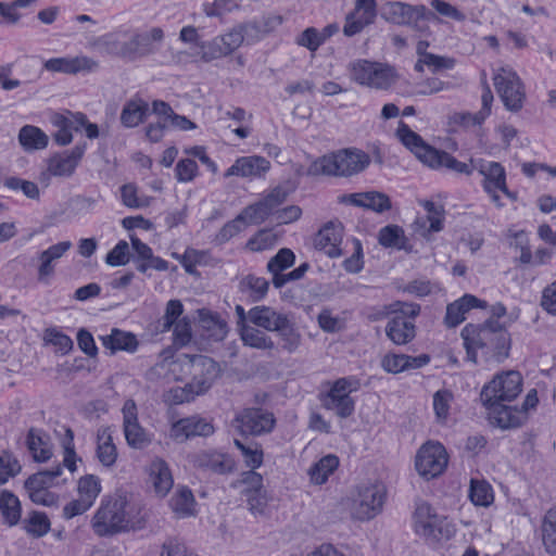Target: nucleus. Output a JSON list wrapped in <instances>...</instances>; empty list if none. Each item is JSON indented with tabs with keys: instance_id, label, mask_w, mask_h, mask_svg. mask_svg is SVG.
<instances>
[{
	"instance_id": "nucleus-37",
	"label": "nucleus",
	"mask_w": 556,
	"mask_h": 556,
	"mask_svg": "<svg viewBox=\"0 0 556 556\" xmlns=\"http://www.w3.org/2000/svg\"><path fill=\"white\" fill-rule=\"evenodd\" d=\"M62 475V466L56 465L49 470H41L29 476L24 486L26 491H48L49 488L54 485V480Z\"/></svg>"
},
{
	"instance_id": "nucleus-64",
	"label": "nucleus",
	"mask_w": 556,
	"mask_h": 556,
	"mask_svg": "<svg viewBox=\"0 0 556 556\" xmlns=\"http://www.w3.org/2000/svg\"><path fill=\"white\" fill-rule=\"evenodd\" d=\"M161 556H197L182 542L168 539L162 545Z\"/></svg>"
},
{
	"instance_id": "nucleus-7",
	"label": "nucleus",
	"mask_w": 556,
	"mask_h": 556,
	"mask_svg": "<svg viewBox=\"0 0 556 556\" xmlns=\"http://www.w3.org/2000/svg\"><path fill=\"white\" fill-rule=\"evenodd\" d=\"M494 87L509 111H519L526 99L525 86L510 67H500L493 76Z\"/></svg>"
},
{
	"instance_id": "nucleus-53",
	"label": "nucleus",
	"mask_w": 556,
	"mask_h": 556,
	"mask_svg": "<svg viewBox=\"0 0 556 556\" xmlns=\"http://www.w3.org/2000/svg\"><path fill=\"white\" fill-rule=\"evenodd\" d=\"M184 313L182 303L179 300H169L165 307L163 317L159 320L161 330L163 332L168 331L172 327L179 321L178 318Z\"/></svg>"
},
{
	"instance_id": "nucleus-28",
	"label": "nucleus",
	"mask_w": 556,
	"mask_h": 556,
	"mask_svg": "<svg viewBox=\"0 0 556 556\" xmlns=\"http://www.w3.org/2000/svg\"><path fill=\"white\" fill-rule=\"evenodd\" d=\"M350 204L370 210L375 213H383L391 210L392 203L390 198L379 191H366L350 194Z\"/></svg>"
},
{
	"instance_id": "nucleus-25",
	"label": "nucleus",
	"mask_w": 556,
	"mask_h": 556,
	"mask_svg": "<svg viewBox=\"0 0 556 556\" xmlns=\"http://www.w3.org/2000/svg\"><path fill=\"white\" fill-rule=\"evenodd\" d=\"M386 336L396 345H405L416 337L413 320L403 316H393L386 326Z\"/></svg>"
},
{
	"instance_id": "nucleus-16",
	"label": "nucleus",
	"mask_w": 556,
	"mask_h": 556,
	"mask_svg": "<svg viewBox=\"0 0 556 556\" xmlns=\"http://www.w3.org/2000/svg\"><path fill=\"white\" fill-rule=\"evenodd\" d=\"M344 226L340 222H328L314 237L315 249L325 252L330 257H338L342 254Z\"/></svg>"
},
{
	"instance_id": "nucleus-18",
	"label": "nucleus",
	"mask_w": 556,
	"mask_h": 556,
	"mask_svg": "<svg viewBox=\"0 0 556 556\" xmlns=\"http://www.w3.org/2000/svg\"><path fill=\"white\" fill-rule=\"evenodd\" d=\"M488 409V417L493 426L501 429H510L521 426L527 419L523 410L502 403L483 404Z\"/></svg>"
},
{
	"instance_id": "nucleus-47",
	"label": "nucleus",
	"mask_w": 556,
	"mask_h": 556,
	"mask_svg": "<svg viewBox=\"0 0 556 556\" xmlns=\"http://www.w3.org/2000/svg\"><path fill=\"white\" fill-rule=\"evenodd\" d=\"M241 290L250 291L253 301H261L267 294L269 282L263 277L245 276L240 282Z\"/></svg>"
},
{
	"instance_id": "nucleus-13",
	"label": "nucleus",
	"mask_w": 556,
	"mask_h": 556,
	"mask_svg": "<svg viewBox=\"0 0 556 556\" xmlns=\"http://www.w3.org/2000/svg\"><path fill=\"white\" fill-rule=\"evenodd\" d=\"M384 15L393 24L408 25L416 30H422L418 22L426 18L427 8L422 4L412 5L401 1H392L384 5Z\"/></svg>"
},
{
	"instance_id": "nucleus-3",
	"label": "nucleus",
	"mask_w": 556,
	"mask_h": 556,
	"mask_svg": "<svg viewBox=\"0 0 556 556\" xmlns=\"http://www.w3.org/2000/svg\"><path fill=\"white\" fill-rule=\"evenodd\" d=\"M387 498V488L377 480L357 483L352 497L351 514L354 519L368 521L378 516Z\"/></svg>"
},
{
	"instance_id": "nucleus-56",
	"label": "nucleus",
	"mask_w": 556,
	"mask_h": 556,
	"mask_svg": "<svg viewBox=\"0 0 556 556\" xmlns=\"http://www.w3.org/2000/svg\"><path fill=\"white\" fill-rule=\"evenodd\" d=\"M55 124L59 126V130L54 134V140L60 146H66L72 142V129L78 130V126L75 125L74 114L71 118L59 116L55 119Z\"/></svg>"
},
{
	"instance_id": "nucleus-40",
	"label": "nucleus",
	"mask_w": 556,
	"mask_h": 556,
	"mask_svg": "<svg viewBox=\"0 0 556 556\" xmlns=\"http://www.w3.org/2000/svg\"><path fill=\"white\" fill-rule=\"evenodd\" d=\"M542 541L548 554L556 555V507L549 508L542 520Z\"/></svg>"
},
{
	"instance_id": "nucleus-12",
	"label": "nucleus",
	"mask_w": 556,
	"mask_h": 556,
	"mask_svg": "<svg viewBox=\"0 0 556 556\" xmlns=\"http://www.w3.org/2000/svg\"><path fill=\"white\" fill-rule=\"evenodd\" d=\"M123 428L127 444L142 450L151 442V438L138 421L137 405L134 400H127L123 406Z\"/></svg>"
},
{
	"instance_id": "nucleus-60",
	"label": "nucleus",
	"mask_w": 556,
	"mask_h": 556,
	"mask_svg": "<svg viewBox=\"0 0 556 556\" xmlns=\"http://www.w3.org/2000/svg\"><path fill=\"white\" fill-rule=\"evenodd\" d=\"M198 164L192 159H182L178 161L175 167V175L179 182H189L198 176Z\"/></svg>"
},
{
	"instance_id": "nucleus-9",
	"label": "nucleus",
	"mask_w": 556,
	"mask_h": 556,
	"mask_svg": "<svg viewBox=\"0 0 556 556\" xmlns=\"http://www.w3.org/2000/svg\"><path fill=\"white\" fill-rule=\"evenodd\" d=\"M353 77L361 85L388 89L396 81L397 74L394 67L388 64L359 61L353 65Z\"/></svg>"
},
{
	"instance_id": "nucleus-48",
	"label": "nucleus",
	"mask_w": 556,
	"mask_h": 556,
	"mask_svg": "<svg viewBox=\"0 0 556 556\" xmlns=\"http://www.w3.org/2000/svg\"><path fill=\"white\" fill-rule=\"evenodd\" d=\"M198 46L201 49L200 56L204 62H211L229 55L225 42H222L218 36L210 41H202Z\"/></svg>"
},
{
	"instance_id": "nucleus-8",
	"label": "nucleus",
	"mask_w": 556,
	"mask_h": 556,
	"mask_svg": "<svg viewBox=\"0 0 556 556\" xmlns=\"http://www.w3.org/2000/svg\"><path fill=\"white\" fill-rule=\"evenodd\" d=\"M447 462L444 446L439 442L428 441L416 453L415 468L420 477L430 480L443 473Z\"/></svg>"
},
{
	"instance_id": "nucleus-41",
	"label": "nucleus",
	"mask_w": 556,
	"mask_h": 556,
	"mask_svg": "<svg viewBox=\"0 0 556 556\" xmlns=\"http://www.w3.org/2000/svg\"><path fill=\"white\" fill-rule=\"evenodd\" d=\"M435 156L433 160L427 163V166L433 169H438L440 167H446L451 170L460 174L470 175L473 170L472 166L470 167L468 164L457 161L454 156L444 151H439L434 149Z\"/></svg>"
},
{
	"instance_id": "nucleus-36",
	"label": "nucleus",
	"mask_w": 556,
	"mask_h": 556,
	"mask_svg": "<svg viewBox=\"0 0 556 556\" xmlns=\"http://www.w3.org/2000/svg\"><path fill=\"white\" fill-rule=\"evenodd\" d=\"M240 338L245 346L252 349L271 351L276 348L275 342L269 336L258 328L249 325L241 326Z\"/></svg>"
},
{
	"instance_id": "nucleus-10",
	"label": "nucleus",
	"mask_w": 556,
	"mask_h": 556,
	"mask_svg": "<svg viewBox=\"0 0 556 556\" xmlns=\"http://www.w3.org/2000/svg\"><path fill=\"white\" fill-rule=\"evenodd\" d=\"M163 39V29L153 27L149 31L135 34L129 41L123 42L117 54L128 60L147 56L157 50L154 43H160Z\"/></svg>"
},
{
	"instance_id": "nucleus-43",
	"label": "nucleus",
	"mask_w": 556,
	"mask_h": 556,
	"mask_svg": "<svg viewBox=\"0 0 556 556\" xmlns=\"http://www.w3.org/2000/svg\"><path fill=\"white\" fill-rule=\"evenodd\" d=\"M339 466V458L336 455L329 454L319 459L311 469L309 476L314 483L323 484L327 481Z\"/></svg>"
},
{
	"instance_id": "nucleus-17",
	"label": "nucleus",
	"mask_w": 556,
	"mask_h": 556,
	"mask_svg": "<svg viewBox=\"0 0 556 556\" xmlns=\"http://www.w3.org/2000/svg\"><path fill=\"white\" fill-rule=\"evenodd\" d=\"M270 168V162L264 156L250 155L238 157L225 172L226 178L238 176L242 178H256L265 175Z\"/></svg>"
},
{
	"instance_id": "nucleus-19",
	"label": "nucleus",
	"mask_w": 556,
	"mask_h": 556,
	"mask_svg": "<svg viewBox=\"0 0 556 556\" xmlns=\"http://www.w3.org/2000/svg\"><path fill=\"white\" fill-rule=\"evenodd\" d=\"M396 136L400 141L409 149L414 155L425 165L435 156L434 148L424 141V139L413 131L405 123L400 122Z\"/></svg>"
},
{
	"instance_id": "nucleus-5",
	"label": "nucleus",
	"mask_w": 556,
	"mask_h": 556,
	"mask_svg": "<svg viewBox=\"0 0 556 556\" xmlns=\"http://www.w3.org/2000/svg\"><path fill=\"white\" fill-rule=\"evenodd\" d=\"M470 165L476 169L482 177V188L485 193L489 194L492 202L497 206L502 207L498 191L503 192L510 201L515 202L518 199L516 192L509 191L506 181L505 168L498 162L485 161L482 159L470 160Z\"/></svg>"
},
{
	"instance_id": "nucleus-51",
	"label": "nucleus",
	"mask_w": 556,
	"mask_h": 556,
	"mask_svg": "<svg viewBox=\"0 0 556 556\" xmlns=\"http://www.w3.org/2000/svg\"><path fill=\"white\" fill-rule=\"evenodd\" d=\"M241 495L245 496L248 503V509L254 516L264 515L268 504L267 492L265 489L241 491Z\"/></svg>"
},
{
	"instance_id": "nucleus-34",
	"label": "nucleus",
	"mask_w": 556,
	"mask_h": 556,
	"mask_svg": "<svg viewBox=\"0 0 556 556\" xmlns=\"http://www.w3.org/2000/svg\"><path fill=\"white\" fill-rule=\"evenodd\" d=\"M97 457L105 467H112L117 458L116 446L113 443L110 428H101L97 433Z\"/></svg>"
},
{
	"instance_id": "nucleus-30",
	"label": "nucleus",
	"mask_w": 556,
	"mask_h": 556,
	"mask_svg": "<svg viewBox=\"0 0 556 556\" xmlns=\"http://www.w3.org/2000/svg\"><path fill=\"white\" fill-rule=\"evenodd\" d=\"M323 406L336 410L340 417L348 416V379H339L321 399Z\"/></svg>"
},
{
	"instance_id": "nucleus-58",
	"label": "nucleus",
	"mask_w": 556,
	"mask_h": 556,
	"mask_svg": "<svg viewBox=\"0 0 556 556\" xmlns=\"http://www.w3.org/2000/svg\"><path fill=\"white\" fill-rule=\"evenodd\" d=\"M422 205L427 212L425 216L429 223V229L432 232H439L443 229L444 210L442 206L435 205L431 201L422 202Z\"/></svg>"
},
{
	"instance_id": "nucleus-62",
	"label": "nucleus",
	"mask_w": 556,
	"mask_h": 556,
	"mask_svg": "<svg viewBox=\"0 0 556 556\" xmlns=\"http://www.w3.org/2000/svg\"><path fill=\"white\" fill-rule=\"evenodd\" d=\"M4 186L12 190H21L29 199L39 198L38 186L33 181L17 177H9L4 180Z\"/></svg>"
},
{
	"instance_id": "nucleus-20",
	"label": "nucleus",
	"mask_w": 556,
	"mask_h": 556,
	"mask_svg": "<svg viewBox=\"0 0 556 556\" xmlns=\"http://www.w3.org/2000/svg\"><path fill=\"white\" fill-rule=\"evenodd\" d=\"M98 62L87 56L52 58L43 63V68L53 73L76 74L81 71H93Z\"/></svg>"
},
{
	"instance_id": "nucleus-6",
	"label": "nucleus",
	"mask_w": 556,
	"mask_h": 556,
	"mask_svg": "<svg viewBox=\"0 0 556 556\" xmlns=\"http://www.w3.org/2000/svg\"><path fill=\"white\" fill-rule=\"evenodd\" d=\"M522 377L518 371L508 370L496 375L481 391L482 404L514 401L521 392Z\"/></svg>"
},
{
	"instance_id": "nucleus-27",
	"label": "nucleus",
	"mask_w": 556,
	"mask_h": 556,
	"mask_svg": "<svg viewBox=\"0 0 556 556\" xmlns=\"http://www.w3.org/2000/svg\"><path fill=\"white\" fill-rule=\"evenodd\" d=\"M473 307H486V303L475 295L465 294L459 300L451 303L446 307L445 324L448 327H455L464 321L465 314Z\"/></svg>"
},
{
	"instance_id": "nucleus-33",
	"label": "nucleus",
	"mask_w": 556,
	"mask_h": 556,
	"mask_svg": "<svg viewBox=\"0 0 556 556\" xmlns=\"http://www.w3.org/2000/svg\"><path fill=\"white\" fill-rule=\"evenodd\" d=\"M100 340L112 353L116 351L135 352L138 346L137 338L131 332L113 328L110 334L100 336Z\"/></svg>"
},
{
	"instance_id": "nucleus-2",
	"label": "nucleus",
	"mask_w": 556,
	"mask_h": 556,
	"mask_svg": "<svg viewBox=\"0 0 556 556\" xmlns=\"http://www.w3.org/2000/svg\"><path fill=\"white\" fill-rule=\"evenodd\" d=\"M136 507L125 495L115 494L101 503L92 518V529L99 536H111L119 532L141 528L136 518Z\"/></svg>"
},
{
	"instance_id": "nucleus-4",
	"label": "nucleus",
	"mask_w": 556,
	"mask_h": 556,
	"mask_svg": "<svg viewBox=\"0 0 556 556\" xmlns=\"http://www.w3.org/2000/svg\"><path fill=\"white\" fill-rule=\"evenodd\" d=\"M413 518L415 532L428 541L448 540L454 534V528L446 518L438 515L426 502L416 505Z\"/></svg>"
},
{
	"instance_id": "nucleus-52",
	"label": "nucleus",
	"mask_w": 556,
	"mask_h": 556,
	"mask_svg": "<svg viewBox=\"0 0 556 556\" xmlns=\"http://www.w3.org/2000/svg\"><path fill=\"white\" fill-rule=\"evenodd\" d=\"M273 212L268 208L266 203L261 200L254 204L247 206L239 215L243 222L249 224L258 225L263 223Z\"/></svg>"
},
{
	"instance_id": "nucleus-14",
	"label": "nucleus",
	"mask_w": 556,
	"mask_h": 556,
	"mask_svg": "<svg viewBox=\"0 0 556 556\" xmlns=\"http://www.w3.org/2000/svg\"><path fill=\"white\" fill-rule=\"evenodd\" d=\"M192 381L190 388H195V392L201 394L208 390L213 381L219 375L218 364L205 355H193L190 357Z\"/></svg>"
},
{
	"instance_id": "nucleus-26",
	"label": "nucleus",
	"mask_w": 556,
	"mask_h": 556,
	"mask_svg": "<svg viewBox=\"0 0 556 556\" xmlns=\"http://www.w3.org/2000/svg\"><path fill=\"white\" fill-rule=\"evenodd\" d=\"M86 150V143L77 144L70 152L50 160L49 172L53 176H71Z\"/></svg>"
},
{
	"instance_id": "nucleus-11",
	"label": "nucleus",
	"mask_w": 556,
	"mask_h": 556,
	"mask_svg": "<svg viewBox=\"0 0 556 556\" xmlns=\"http://www.w3.org/2000/svg\"><path fill=\"white\" fill-rule=\"evenodd\" d=\"M238 429L243 435H263L271 432L276 419L274 415L262 408H245L235 418Z\"/></svg>"
},
{
	"instance_id": "nucleus-39",
	"label": "nucleus",
	"mask_w": 556,
	"mask_h": 556,
	"mask_svg": "<svg viewBox=\"0 0 556 556\" xmlns=\"http://www.w3.org/2000/svg\"><path fill=\"white\" fill-rule=\"evenodd\" d=\"M21 503L17 496L10 491L0 493V511L4 522L10 527L15 526L21 520Z\"/></svg>"
},
{
	"instance_id": "nucleus-55",
	"label": "nucleus",
	"mask_w": 556,
	"mask_h": 556,
	"mask_svg": "<svg viewBox=\"0 0 556 556\" xmlns=\"http://www.w3.org/2000/svg\"><path fill=\"white\" fill-rule=\"evenodd\" d=\"M43 340L47 344L56 346L62 354L68 353L74 345L73 340L56 328H47L43 332Z\"/></svg>"
},
{
	"instance_id": "nucleus-50",
	"label": "nucleus",
	"mask_w": 556,
	"mask_h": 556,
	"mask_svg": "<svg viewBox=\"0 0 556 556\" xmlns=\"http://www.w3.org/2000/svg\"><path fill=\"white\" fill-rule=\"evenodd\" d=\"M454 399L450 390H439L433 394V410L439 422H444L450 413V406Z\"/></svg>"
},
{
	"instance_id": "nucleus-35",
	"label": "nucleus",
	"mask_w": 556,
	"mask_h": 556,
	"mask_svg": "<svg viewBox=\"0 0 556 556\" xmlns=\"http://www.w3.org/2000/svg\"><path fill=\"white\" fill-rule=\"evenodd\" d=\"M26 445L35 462L45 463L52 456L51 447L39 429L30 428L28 430Z\"/></svg>"
},
{
	"instance_id": "nucleus-59",
	"label": "nucleus",
	"mask_w": 556,
	"mask_h": 556,
	"mask_svg": "<svg viewBox=\"0 0 556 556\" xmlns=\"http://www.w3.org/2000/svg\"><path fill=\"white\" fill-rule=\"evenodd\" d=\"M105 262L112 267L124 266L129 262V245L125 240L118 243L106 254Z\"/></svg>"
},
{
	"instance_id": "nucleus-49",
	"label": "nucleus",
	"mask_w": 556,
	"mask_h": 556,
	"mask_svg": "<svg viewBox=\"0 0 556 556\" xmlns=\"http://www.w3.org/2000/svg\"><path fill=\"white\" fill-rule=\"evenodd\" d=\"M101 492L100 479L94 475H86L78 481V493L79 497L88 502L90 505L93 504L94 500Z\"/></svg>"
},
{
	"instance_id": "nucleus-45",
	"label": "nucleus",
	"mask_w": 556,
	"mask_h": 556,
	"mask_svg": "<svg viewBox=\"0 0 556 556\" xmlns=\"http://www.w3.org/2000/svg\"><path fill=\"white\" fill-rule=\"evenodd\" d=\"M279 334L282 341V349L289 353L295 352L301 344V334L295 329L289 317L283 321L280 327L275 331Z\"/></svg>"
},
{
	"instance_id": "nucleus-21",
	"label": "nucleus",
	"mask_w": 556,
	"mask_h": 556,
	"mask_svg": "<svg viewBox=\"0 0 556 556\" xmlns=\"http://www.w3.org/2000/svg\"><path fill=\"white\" fill-rule=\"evenodd\" d=\"M213 432V426L199 417L182 418L172 427V437L176 440H186L195 435L207 437Z\"/></svg>"
},
{
	"instance_id": "nucleus-22",
	"label": "nucleus",
	"mask_w": 556,
	"mask_h": 556,
	"mask_svg": "<svg viewBox=\"0 0 556 556\" xmlns=\"http://www.w3.org/2000/svg\"><path fill=\"white\" fill-rule=\"evenodd\" d=\"M377 16L376 0H356L353 12L350 13V36L361 33L372 24Z\"/></svg>"
},
{
	"instance_id": "nucleus-54",
	"label": "nucleus",
	"mask_w": 556,
	"mask_h": 556,
	"mask_svg": "<svg viewBox=\"0 0 556 556\" xmlns=\"http://www.w3.org/2000/svg\"><path fill=\"white\" fill-rule=\"evenodd\" d=\"M236 447L241 452L247 467L256 469L263 464V450L255 444L254 447L244 445L240 440L233 441Z\"/></svg>"
},
{
	"instance_id": "nucleus-42",
	"label": "nucleus",
	"mask_w": 556,
	"mask_h": 556,
	"mask_svg": "<svg viewBox=\"0 0 556 556\" xmlns=\"http://www.w3.org/2000/svg\"><path fill=\"white\" fill-rule=\"evenodd\" d=\"M435 156L433 160L427 163V166L433 169H438L440 167H446L451 170L460 174L470 175L473 170L472 166L470 167L468 164L457 161L454 156L444 151H439L434 149Z\"/></svg>"
},
{
	"instance_id": "nucleus-38",
	"label": "nucleus",
	"mask_w": 556,
	"mask_h": 556,
	"mask_svg": "<svg viewBox=\"0 0 556 556\" xmlns=\"http://www.w3.org/2000/svg\"><path fill=\"white\" fill-rule=\"evenodd\" d=\"M48 140V136L36 126L25 125L18 132V141L27 151L45 149Z\"/></svg>"
},
{
	"instance_id": "nucleus-32",
	"label": "nucleus",
	"mask_w": 556,
	"mask_h": 556,
	"mask_svg": "<svg viewBox=\"0 0 556 556\" xmlns=\"http://www.w3.org/2000/svg\"><path fill=\"white\" fill-rule=\"evenodd\" d=\"M378 242L380 245L387 249L412 252V247L408 243L405 231L399 225L392 224L382 227L378 232Z\"/></svg>"
},
{
	"instance_id": "nucleus-61",
	"label": "nucleus",
	"mask_w": 556,
	"mask_h": 556,
	"mask_svg": "<svg viewBox=\"0 0 556 556\" xmlns=\"http://www.w3.org/2000/svg\"><path fill=\"white\" fill-rule=\"evenodd\" d=\"M430 5L441 16L451 18L456 22H464L466 20L465 13H463L457 7L451 4L447 1L431 0Z\"/></svg>"
},
{
	"instance_id": "nucleus-23",
	"label": "nucleus",
	"mask_w": 556,
	"mask_h": 556,
	"mask_svg": "<svg viewBox=\"0 0 556 556\" xmlns=\"http://www.w3.org/2000/svg\"><path fill=\"white\" fill-rule=\"evenodd\" d=\"M149 114V103L142 98L135 96L125 102L119 116L121 124L126 128H135L146 122Z\"/></svg>"
},
{
	"instance_id": "nucleus-24",
	"label": "nucleus",
	"mask_w": 556,
	"mask_h": 556,
	"mask_svg": "<svg viewBox=\"0 0 556 556\" xmlns=\"http://www.w3.org/2000/svg\"><path fill=\"white\" fill-rule=\"evenodd\" d=\"M249 320L257 328L275 332L286 321L288 315L278 313L270 306H254L248 312Z\"/></svg>"
},
{
	"instance_id": "nucleus-31",
	"label": "nucleus",
	"mask_w": 556,
	"mask_h": 556,
	"mask_svg": "<svg viewBox=\"0 0 556 556\" xmlns=\"http://www.w3.org/2000/svg\"><path fill=\"white\" fill-rule=\"evenodd\" d=\"M150 481L155 493L165 496L173 488L174 480L167 463L161 458H155L149 468Z\"/></svg>"
},
{
	"instance_id": "nucleus-63",
	"label": "nucleus",
	"mask_w": 556,
	"mask_h": 556,
	"mask_svg": "<svg viewBox=\"0 0 556 556\" xmlns=\"http://www.w3.org/2000/svg\"><path fill=\"white\" fill-rule=\"evenodd\" d=\"M406 354L388 353L381 358V367L389 374H400L406 370Z\"/></svg>"
},
{
	"instance_id": "nucleus-57",
	"label": "nucleus",
	"mask_w": 556,
	"mask_h": 556,
	"mask_svg": "<svg viewBox=\"0 0 556 556\" xmlns=\"http://www.w3.org/2000/svg\"><path fill=\"white\" fill-rule=\"evenodd\" d=\"M295 255L287 248L280 249L267 263L268 271H283L294 264Z\"/></svg>"
},
{
	"instance_id": "nucleus-44",
	"label": "nucleus",
	"mask_w": 556,
	"mask_h": 556,
	"mask_svg": "<svg viewBox=\"0 0 556 556\" xmlns=\"http://www.w3.org/2000/svg\"><path fill=\"white\" fill-rule=\"evenodd\" d=\"M25 531L35 536L41 538L50 530L51 523L48 516L42 511L33 510L27 518L24 519Z\"/></svg>"
},
{
	"instance_id": "nucleus-29",
	"label": "nucleus",
	"mask_w": 556,
	"mask_h": 556,
	"mask_svg": "<svg viewBox=\"0 0 556 556\" xmlns=\"http://www.w3.org/2000/svg\"><path fill=\"white\" fill-rule=\"evenodd\" d=\"M197 464L199 467L218 475L230 473L236 467V462L230 455L219 452L200 453L197 457Z\"/></svg>"
},
{
	"instance_id": "nucleus-15",
	"label": "nucleus",
	"mask_w": 556,
	"mask_h": 556,
	"mask_svg": "<svg viewBox=\"0 0 556 556\" xmlns=\"http://www.w3.org/2000/svg\"><path fill=\"white\" fill-rule=\"evenodd\" d=\"M348 172V148L317 157L307 168V176H345Z\"/></svg>"
},
{
	"instance_id": "nucleus-46",
	"label": "nucleus",
	"mask_w": 556,
	"mask_h": 556,
	"mask_svg": "<svg viewBox=\"0 0 556 556\" xmlns=\"http://www.w3.org/2000/svg\"><path fill=\"white\" fill-rule=\"evenodd\" d=\"M469 496L476 506L488 507L494 501L491 485L480 480H471Z\"/></svg>"
},
{
	"instance_id": "nucleus-1",
	"label": "nucleus",
	"mask_w": 556,
	"mask_h": 556,
	"mask_svg": "<svg viewBox=\"0 0 556 556\" xmlns=\"http://www.w3.org/2000/svg\"><path fill=\"white\" fill-rule=\"evenodd\" d=\"M462 338L470 362L477 363V352L485 361L502 362L508 356L510 338L506 328L497 320L490 319L482 325L468 324L462 330Z\"/></svg>"
}]
</instances>
